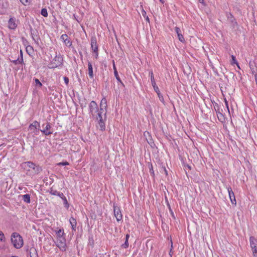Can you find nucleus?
Wrapping results in <instances>:
<instances>
[{
  "label": "nucleus",
  "instance_id": "obj_35",
  "mask_svg": "<svg viewBox=\"0 0 257 257\" xmlns=\"http://www.w3.org/2000/svg\"><path fill=\"white\" fill-rule=\"evenodd\" d=\"M0 241H5V237L3 232L0 230Z\"/></svg>",
  "mask_w": 257,
  "mask_h": 257
},
{
  "label": "nucleus",
  "instance_id": "obj_21",
  "mask_svg": "<svg viewBox=\"0 0 257 257\" xmlns=\"http://www.w3.org/2000/svg\"><path fill=\"white\" fill-rule=\"evenodd\" d=\"M58 196L60 197L62 199V200H63V204H64L65 208L67 209H68V208L69 207V204L68 203V202L66 197L63 194V196Z\"/></svg>",
  "mask_w": 257,
  "mask_h": 257
},
{
  "label": "nucleus",
  "instance_id": "obj_41",
  "mask_svg": "<svg viewBox=\"0 0 257 257\" xmlns=\"http://www.w3.org/2000/svg\"><path fill=\"white\" fill-rule=\"evenodd\" d=\"M153 88H154V89L155 91V92L157 93V94H158V93H160V91L159 90V87L157 86H156V87H154Z\"/></svg>",
  "mask_w": 257,
  "mask_h": 257
},
{
  "label": "nucleus",
  "instance_id": "obj_47",
  "mask_svg": "<svg viewBox=\"0 0 257 257\" xmlns=\"http://www.w3.org/2000/svg\"><path fill=\"white\" fill-rule=\"evenodd\" d=\"M142 13V15L145 18L146 17V12L144 10H143Z\"/></svg>",
  "mask_w": 257,
  "mask_h": 257
},
{
  "label": "nucleus",
  "instance_id": "obj_20",
  "mask_svg": "<svg viewBox=\"0 0 257 257\" xmlns=\"http://www.w3.org/2000/svg\"><path fill=\"white\" fill-rule=\"evenodd\" d=\"M98 124L99 129L101 131H103L105 130V123L103 119H101V118H100V119L98 120Z\"/></svg>",
  "mask_w": 257,
  "mask_h": 257
},
{
  "label": "nucleus",
  "instance_id": "obj_28",
  "mask_svg": "<svg viewBox=\"0 0 257 257\" xmlns=\"http://www.w3.org/2000/svg\"><path fill=\"white\" fill-rule=\"evenodd\" d=\"M144 136H145L146 137H147V135L149 137H150L151 138L150 135V133L148 132H145L144 134ZM146 140L148 142V143L149 144H151L152 143H153V142L152 141V140L151 139V138L150 139V141L147 139V138H146Z\"/></svg>",
  "mask_w": 257,
  "mask_h": 257
},
{
  "label": "nucleus",
  "instance_id": "obj_4",
  "mask_svg": "<svg viewBox=\"0 0 257 257\" xmlns=\"http://www.w3.org/2000/svg\"><path fill=\"white\" fill-rule=\"evenodd\" d=\"M24 164L26 165L29 168L32 169L35 174H38L42 171V169L41 166L37 165L32 162H26Z\"/></svg>",
  "mask_w": 257,
  "mask_h": 257
},
{
  "label": "nucleus",
  "instance_id": "obj_39",
  "mask_svg": "<svg viewBox=\"0 0 257 257\" xmlns=\"http://www.w3.org/2000/svg\"><path fill=\"white\" fill-rule=\"evenodd\" d=\"M158 97L159 98V99L161 101L163 102L164 101V98L163 95L161 94V93H158Z\"/></svg>",
  "mask_w": 257,
  "mask_h": 257
},
{
  "label": "nucleus",
  "instance_id": "obj_13",
  "mask_svg": "<svg viewBox=\"0 0 257 257\" xmlns=\"http://www.w3.org/2000/svg\"><path fill=\"white\" fill-rule=\"evenodd\" d=\"M226 16L228 20L232 24L233 27L237 25V23L235 21L234 17L231 13H227Z\"/></svg>",
  "mask_w": 257,
  "mask_h": 257
},
{
  "label": "nucleus",
  "instance_id": "obj_27",
  "mask_svg": "<svg viewBox=\"0 0 257 257\" xmlns=\"http://www.w3.org/2000/svg\"><path fill=\"white\" fill-rule=\"evenodd\" d=\"M56 233H57V235L58 239V238H60L61 237H64V235L65 234H64L63 230H62V229H60L59 230H58L57 231Z\"/></svg>",
  "mask_w": 257,
  "mask_h": 257
},
{
  "label": "nucleus",
  "instance_id": "obj_24",
  "mask_svg": "<svg viewBox=\"0 0 257 257\" xmlns=\"http://www.w3.org/2000/svg\"><path fill=\"white\" fill-rule=\"evenodd\" d=\"M30 257H38L37 250L35 248L30 249Z\"/></svg>",
  "mask_w": 257,
  "mask_h": 257
},
{
  "label": "nucleus",
  "instance_id": "obj_6",
  "mask_svg": "<svg viewBox=\"0 0 257 257\" xmlns=\"http://www.w3.org/2000/svg\"><path fill=\"white\" fill-rule=\"evenodd\" d=\"M89 112L92 116H94L95 113L98 111V107L97 103L94 101H91L89 104Z\"/></svg>",
  "mask_w": 257,
  "mask_h": 257
},
{
  "label": "nucleus",
  "instance_id": "obj_12",
  "mask_svg": "<svg viewBox=\"0 0 257 257\" xmlns=\"http://www.w3.org/2000/svg\"><path fill=\"white\" fill-rule=\"evenodd\" d=\"M16 20L14 18H11L9 21L8 24H9V27L10 29L14 30L17 27V25L16 23Z\"/></svg>",
  "mask_w": 257,
  "mask_h": 257
},
{
  "label": "nucleus",
  "instance_id": "obj_7",
  "mask_svg": "<svg viewBox=\"0 0 257 257\" xmlns=\"http://www.w3.org/2000/svg\"><path fill=\"white\" fill-rule=\"evenodd\" d=\"M91 48L93 52L96 53L95 58H97L98 57V47L96 43V39L95 37L91 38Z\"/></svg>",
  "mask_w": 257,
  "mask_h": 257
},
{
  "label": "nucleus",
  "instance_id": "obj_43",
  "mask_svg": "<svg viewBox=\"0 0 257 257\" xmlns=\"http://www.w3.org/2000/svg\"><path fill=\"white\" fill-rule=\"evenodd\" d=\"M20 52H21V58H20V59L19 58V60H20V62L21 63H22L23 62V53H22V50H21Z\"/></svg>",
  "mask_w": 257,
  "mask_h": 257
},
{
  "label": "nucleus",
  "instance_id": "obj_46",
  "mask_svg": "<svg viewBox=\"0 0 257 257\" xmlns=\"http://www.w3.org/2000/svg\"><path fill=\"white\" fill-rule=\"evenodd\" d=\"M150 170L151 173H152L153 175H154V172L153 170V166L152 165H151V168H150Z\"/></svg>",
  "mask_w": 257,
  "mask_h": 257
},
{
  "label": "nucleus",
  "instance_id": "obj_10",
  "mask_svg": "<svg viewBox=\"0 0 257 257\" xmlns=\"http://www.w3.org/2000/svg\"><path fill=\"white\" fill-rule=\"evenodd\" d=\"M227 190H228L229 198H230L231 203L233 204H236V202L234 194L233 192L232 191L231 188L228 187Z\"/></svg>",
  "mask_w": 257,
  "mask_h": 257
},
{
  "label": "nucleus",
  "instance_id": "obj_1",
  "mask_svg": "<svg viewBox=\"0 0 257 257\" xmlns=\"http://www.w3.org/2000/svg\"><path fill=\"white\" fill-rule=\"evenodd\" d=\"M11 241L16 248H20L23 245V240L22 236L17 232L12 233Z\"/></svg>",
  "mask_w": 257,
  "mask_h": 257
},
{
  "label": "nucleus",
  "instance_id": "obj_5",
  "mask_svg": "<svg viewBox=\"0 0 257 257\" xmlns=\"http://www.w3.org/2000/svg\"><path fill=\"white\" fill-rule=\"evenodd\" d=\"M57 247L62 251H65L66 250V239L65 237H61L60 238H58L56 244Z\"/></svg>",
  "mask_w": 257,
  "mask_h": 257
},
{
  "label": "nucleus",
  "instance_id": "obj_51",
  "mask_svg": "<svg viewBox=\"0 0 257 257\" xmlns=\"http://www.w3.org/2000/svg\"><path fill=\"white\" fill-rule=\"evenodd\" d=\"M113 69H114V72H115V71H117V70L116 69L114 61H113Z\"/></svg>",
  "mask_w": 257,
  "mask_h": 257
},
{
  "label": "nucleus",
  "instance_id": "obj_16",
  "mask_svg": "<svg viewBox=\"0 0 257 257\" xmlns=\"http://www.w3.org/2000/svg\"><path fill=\"white\" fill-rule=\"evenodd\" d=\"M70 223L71 225V228L72 230H75L76 228L77 222L75 218L73 217H71L69 219Z\"/></svg>",
  "mask_w": 257,
  "mask_h": 257
},
{
  "label": "nucleus",
  "instance_id": "obj_49",
  "mask_svg": "<svg viewBox=\"0 0 257 257\" xmlns=\"http://www.w3.org/2000/svg\"><path fill=\"white\" fill-rule=\"evenodd\" d=\"M214 106H215L216 110L219 111V106H218V105L217 103H216V104H215V105H214Z\"/></svg>",
  "mask_w": 257,
  "mask_h": 257
},
{
  "label": "nucleus",
  "instance_id": "obj_23",
  "mask_svg": "<svg viewBox=\"0 0 257 257\" xmlns=\"http://www.w3.org/2000/svg\"><path fill=\"white\" fill-rule=\"evenodd\" d=\"M23 201L27 203H30L31 202L30 195L29 194H25L22 196Z\"/></svg>",
  "mask_w": 257,
  "mask_h": 257
},
{
  "label": "nucleus",
  "instance_id": "obj_52",
  "mask_svg": "<svg viewBox=\"0 0 257 257\" xmlns=\"http://www.w3.org/2000/svg\"><path fill=\"white\" fill-rule=\"evenodd\" d=\"M163 170H164V171L165 174H166V175H168V173H167V170L166 169V168H163Z\"/></svg>",
  "mask_w": 257,
  "mask_h": 257
},
{
  "label": "nucleus",
  "instance_id": "obj_31",
  "mask_svg": "<svg viewBox=\"0 0 257 257\" xmlns=\"http://www.w3.org/2000/svg\"><path fill=\"white\" fill-rule=\"evenodd\" d=\"M114 76H115L116 79H117V80L118 82H119L122 84V86H124L123 83L122 82V81L120 80V77L118 76V73H117V71H115V72H114Z\"/></svg>",
  "mask_w": 257,
  "mask_h": 257
},
{
  "label": "nucleus",
  "instance_id": "obj_53",
  "mask_svg": "<svg viewBox=\"0 0 257 257\" xmlns=\"http://www.w3.org/2000/svg\"><path fill=\"white\" fill-rule=\"evenodd\" d=\"M32 49V46H28V47H27V48H26L27 51H28V49Z\"/></svg>",
  "mask_w": 257,
  "mask_h": 257
},
{
  "label": "nucleus",
  "instance_id": "obj_38",
  "mask_svg": "<svg viewBox=\"0 0 257 257\" xmlns=\"http://www.w3.org/2000/svg\"><path fill=\"white\" fill-rule=\"evenodd\" d=\"M69 164L68 162L65 161V162H60L58 164V165H60V166H67V165H68Z\"/></svg>",
  "mask_w": 257,
  "mask_h": 257
},
{
  "label": "nucleus",
  "instance_id": "obj_58",
  "mask_svg": "<svg viewBox=\"0 0 257 257\" xmlns=\"http://www.w3.org/2000/svg\"><path fill=\"white\" fill-rule=\"evenodd\" d=\"M169 208V211H170V212H171V211H172V210L171 209V206H169V208Z\"/></svg>",
  "mask_w": 257,
  "mask_h": 257
},
{
  "label": "nucleus",
  "instance_id": "obj_11",
  "mask_svg": "<svg viewBox=\"0 0 257 257\" xmlns=\"http://www.w3.org/2000/svg\"><path fill=\"white\" fill-rule=\"evenodd\" d=\"M249 67L251 71L252 74L256 76L257 67L254 61H250L249 63Z\"/></svg>",
  "mask_w": 257,
  "mask_h": 257
},
{
  "label": "nucleus",
  "instance_id": "obj_40",
  "mask_svg": "<svg viewBox=\"0 0 257 257\" xmlns=\"http://www.w3.org/2000/svg\"><path fill=\"white\" fill-rule=\"evenodd\" d=\"M63 79H64V82H65V84L66 85H68V83H69V78H68V77H67L66 76H64Z\"/></svg>",
  "mask_w": 257,
  "mask_h": 257
},
{
  "label": "nucleus",
  "instance_id": "obj_19",
  "mask_svg": "<svg viewBox=\"0 0 257 257\" xmlns=\"http://www.w3.org/2000/svg\"><path fill=\"white\" fill-rule=\"evenodd\" d=\"M88 74L90 78H93V67L92 64L88 62Z\"/></svg>",
  "mask_w": 257,
  "mask_h": 257
},
{
  "label": "nucleus",
  "instance_id": "obj_60",
  "mask_svg": "<svg viewBox=\"0 0 257 257\" xmlns=\"http://www.w3.org/2000/svg\"><path fill=\"white\" fill-rule=\"evenodd\" d=\"M167 206H168V208H169V206H170L168 202L167 203Z\"/></svg>",
  "mask_w": 257,
  "mask_h": 257
},
{
  "label": "nucleus",
  "instance_id": "obj_45",
  "mask_svg": "<svg viewBox=\"0 0 257 257\" xmlns=\"http://www.w3.org/2000/svg\"><path fill=\"white\" fill-rule=\"evenodd\" d=\"M225 100V105L228 109V110H229V108H228V102L226 100V99H224ZM229 112V111H228Z\"/></svg>",
  "mask_w": 257,
  "mask_h": 257
},
{
  "label": "nucleus",
  "instance_id": "obj_57",
  "mask_svg": "<svg viewBox=\"0 0 257 257\" xmlns=\"http://www.w3.org/2000/svg\"><path fill=\"white\" fill-rule=\"evenodd\" d=\"M198 1H199V2L200 3H202H202H203V1H204V0H198Z\"/></svg>",
  "mask_w": 257,
  "mask_h": 257
},
{
  "label": "nucleus",
  "instance_id": "obj_56",
  "mask_svg": "<svg viewBox=\"0 0 257 257\" xmlns=\"http://www.w3.org/2000/svg\"><path fill=\"white\" fill-rule=\"evenodd\" d=\"M145 18H146V20L147 21L149 22V17H148V16H146Z\"/></svg>",
  "mask_w": 257,
  "mask_h": 257
},
{
  "label": "nucleus",
  "instance_id": "obj_55",
  "mask_svg": "<svg viewBox=\"0 0 257 257\" xmlns=\"http://www.w3.org/2000/svg\"><path fill=\"white\" fill-rule=\"evenodd\" d=\"M81 106L82 107H85V106H86V103H85V104H82V103H81Z\"/></svg>",
  "mask_w": 257,
  "mask_h": 257
},
{
  "label": "nucleus",
  "instance_id": "obj_26",
  "mask_svg": "<svg viewBox=\"0 0 257 257\" xmlns=\"http://www.w3.org/2000/svg\"><path fill=\"white\" fill-rule=\"evenodd\" d=\"M214 109L216 111V114H217L218 119L220 121H222L224 119V116H223L222 113L220 112L219 111H217L215 106H214Z\"/></svg>",
  "mask_w": 257,
  "mask_h": 257
},
{
  "label": "nucleus",
  "instance_id": "obj_48",
  "mask_svg": "<svg viewBox=\"0 0 257 257\" xmlns=\"http://www.w3.org/2000/svg\"><path fill=\"white\" fill-rule=\"evenodd\" d=\"M151 83H152V85L153 87L157 86V85H156V83L155 82V81H154V82H152Z\"/></svg>",
  "mask_w": 257,
  "mask_h": 257
},
{
  "label": "nucleus",
  "instance_id": "obj_54",
  "mask_svg": "<svg viewBox=\"0 0 257 257\" xmlns=\"http://www.w3.org/2000/svg\"><path fill=\"white\" fill-rule=\"evenodd\" d=\"M170 213H171V215H172V216L174 218H175V216H174V213H173V211H171V212H170Z\"/></svg>",
  "mask_w": 257,
  "mask_h": 257
},
{
  "label": "nucleus",
  "instance_id": "obj_37",
  "mask_svg": "<svg viewBox=\"0 0 257 257\" xmlns=\"http://www.w3.org/2000/svg\"><path fill=\"white\" fill-rule=\"evenodd\" d=\"M149 75L150 76V77H151V82H154L155 81V79H154V74H153V71H151V72H150L149 73Z\"/></svg>",
  "mask_w": 257,
  "mask_h": 257
},
{
  "label": "nucleus",
  "instance_id": "obj_18",
  "mask_svg": "<svg viewBox=\"0 0 257 257\" xmlns=\"http://www.w3.org/2000/svg\"><path fill=\"white\" fill-rule=\"evenodd\" d=\"M39 127H40V123L39 122H38L36 120L34 121L32 123H31L29 125L30 129H32L34 128L36 130H38V131H39Z\"/></svg>",
  "mask_w": 257,
  "mask_h": 257
},
{
  "label": "nucleus",
  "instance_id": "obj_3",
  "mask_svg": "<svg viewBox=\"0 0 257 257\" xmlns=\"http://www.w3.org/2000/svg\"><path fill=\"white\" fill-rule=\"evenodd\" d=\"M42 129L41 132L46 136L52 135L53 133L51 124L47 121L42 125Z\"/></svg>",
  "mask_w": 257,
  "mask_h": 257
},
{
  "label": "nucleus",
  "instance_id": "obj_2",
  "mask_svg": "<svg viewBox=\"0 0 257 257\" xmlns=\"http://www.w3.org/2000/svg\"><path fill=\"white\" fill-rule=\"evenodd\" d=\"M63 59L61 55L59 54L56 55L55 58L52 60L49 67L50 68H55L63 65Z\"/></svg>",
  "mask_w": 257,
  "mask_h": 257
},
{
  "label": "nucleus",
  "instance_id": "obj_30",
  "mask_svg": "<svg viewBox=\"0 0 257 257\" xmlns=\"http://www.w3.org/2000/svg\"><path fill=\"white\" fill-rule=\"evenodd\" d=\"M41 14L45 17H47L48 12L47 9L46 8L42 9L41 10Z\"/></svg>",
  "mask_w": 257,
  "mask_h": 257
},
{
  "label": "nucleus",
  "instance_id": "obj_15",
  "mask_svg": "<svg viewBox=\"0 0 257 257\" xmlns=\"http://www.w3.org/2000/svg\"><path fill=\"white\" fill-rule=\"evenodd\" d=\"M249 242L251 248L257 247V238H255L254 236H251L249 237Z\"/></svg>",
  "mask_w": 257,
  "mask_h": 257
},
{
  "label": "nucleus",
  "instance_id": "obj_59",
  "mask_svg": "<svg viewBox=\"0 0 257 257\" xmlns=\"http://www.w3.org/2000/svg\"><path fill=\"white\" fill-rule=\"evenodd\" d=\"M160 2L161 3H162V4H164V0H160Z\"/></svg>",
  "mask_w": 257,
  "mask_h": 257
},
{
  "label": "nucleus",
  "instance_id": "obj_44",
  "mask_svg": "<svg viewBox=\"0 0 257 257\" xmlns=\"http://www.w3.org/2000/svg\"><path fill=\"white\" fill-rule=\"evenodd\" d=\"M13 63H14L15 64H21V63L20 62V60H19V58L17 59V60H14L13 61Z\"/></svg>",
  "mask_w": 257,
  "mask_h": 257
},
{
  "label": "nucleus",
  "instance_id": "obj_22",
  "mask_svg": "<svg viewBox=\"0 0 257 257\" xmlns=\"http://www.w3.org/2000/svg\"><path fill=\"white\" fill-rule=\"evenodd\" d=\"M130 237V235L128 234H126L125 235V240L123 244L121 245V247L124 248H126L128 246V238Z\"/></svg>",
  "mask_w": 257,
  "mask_h": 257
},
{
  "label": "nucleus",
  "instance_id": "obj_61",
  "mask_svg": "<svg viewBox=\"0 0 257 257\" xmlns=\"http://www.w3.org/2000/svg\"><path fill=\"white\" fill-rule=\"evenodd\" d=\"M69 42L70 43V45H71V42H70V41H69V40H68V43H69Z\"/></svg>",
  "mask_w": 257,
  "mask_h": 257
},
{
  "label": "nucleus",
  "instance_id": "obj_36",
  "mask_svg": "<svg viewBox=\"0 0 257 257\" xmlns=\"http://www.w3.org/2000/svg\"><path fill=\"white\" fill-rule=\"evenodd\" d=\"M67 37H68V36L66 34H63L61 36V38L62 39H63L65 43H66V41L67 40Z\"/></svg>",
  "mask_w": 257,
  "mask_h": 257
},
{
  "label": "nucleus",
  "instance_id": "obj_17",
  "mask_svg": "<svg viewBox=\"0 0 257 257\" xmlns=\"http://www.w3.org/2000/svg\"><path fill=\"white\" fill-rule=\"evenodd\" d=\"M47 192H49L52 195L56 196H63V193L58 192L57 190H54L52 188H51L49 190L47 191Z\"/></svg>",
  "mask_w": 257,
  "mask_h": 257
},
{
  "label": "nucleus",
  "instance_id": "obj_42",
  "mask_svg": "<svg viewBox=\"0 0 257 257\" xmlns=\"http://www.w3.org/2000/svg\"><path fill=\"white\" fill-rule=\"evenodd\" d=\"M20 2L24 5H27L28 3V0H20Z\"/></svg>",
  "mask_w": 257,
  "mask_h": 257
},
{
  "label": "nucleus",
  "instance_id": "obj_29",
  "mask_svg": "<svg viewBox=\"0 0 257 257\" xmlns=\"http://www.w3.org/2000/svg\"><path fill=\"white\" fill-rule=\"evenodd\" d=\"M231 59H232V60H231V64H236L237 67L239 68L238 63L236 60L235 57L233 55H231Z\"/></svg>",
  "mask_w": 257,
  "mask_h": 257
},
{
  "label": "nucleus",
  "instance_id": "obj_14",
  "mask_svg": "<svg viewBox=\"0 0 257 257\" xmlns=\"http://www.w3.org/2000/svg\"><path fill=\"white\" fill-rule=\"evenodd\" d=\"M175 31L177 34L179 41L181 42H184L185 41V39L183 35L181 33V30L180 29V28L176 27L175 28Z\"/></svg>",
  "mask_w": 257,
  "mask_h": 257
},
{
  "label": "nucleus",
  "instance_id": "obj_33",
  "mask_svg": "<svg viewBox=\"0 0 257 257\" xmlns=\"http://www.w3.org/2000/svg\"><path fill=\"white\" fill-rule=\"evenodd\" d=\"M252 251V255L253 257H257V247L251 248Z\"/></svg>",
  "mask_w": 257,
  "mask_h": 257
},
{
  "label": "nucleus",
  "instance_id": "obj_25",
  "mask_svg": "<svg viewBox=\"0 0 257 257\" xmlns=\"http://www.w3.org/2000/svg\"><path fill=\"white\" fill-rule=\"evenodd\" d=\"M31 36L33 39V40L35 41V42L37 44L39 45V41L40 40V39L38 36L36 35V36L34 35V33H32V31H31Z\"/></svg>",
  "mask_w": 257,
  "mask_h": 257
},
{
  "label": "nucleus",
  "instance_id": "obj_50",
  "mask_svg": "<svg viewBox=\"0 0 257 257\" xmlns=\"http://www.w3.org/2000/svg\"><path fill=\"white\" fill-rule=\"evenodd\" d=\"M113 69H114V72H115V71H117V70L116 69L114 61H113Z\"/></svg>",
  "mask_w": 257,
  "mask_h": 257
},
{
  "label": "nucleus",
  "instance_id": "obj_34",
  "mask_svg": "<svg viewBox=\"0 0 257 257\" xmlns=\"http://www.w3.org/2000/svg\"><path fill=\"white\" fill-rule=\"evenodd\" d=\"M35 82L36 83V85L37 86H38L39 87H41L42 84L41 83V82L39 81V80L37 78H35Z\"/></svg>",
  "mask_w": 257,
  "mask_h": 257
},
{
  "label": "nucleus",
  "instance_id": "obj_9",
  "mask_svg": "<svg viewBox=\"0 0 257 257\" xmlns=\"http://www.w3.org/2000/svg\"><path fill=\"white\" fill-rule=\"evenodd\" d=\"M106 107H107V100L105 98H103L102 99L100 104V111H105L104 115H106Z\"/></svg>",
  "mask_w": 257,
  "mask_h": 257
},
{
  "label": "nucleus",
  "instance_id": "obj_32",
  "mask_svg": "<svg viewBox=\"0 0 257 257\" xmlns=\"http://www.w3.org/2000/svg\"><path fill=\"white\" fill-rule=\"evenodd\" d=\"M103 112L104 113L105 111H100V109L98 110L97 113L98 116L97 117L98 120L100 119V118H101V119H102V113Z\"/></svg>",
  "mask_w": 257,
  "mask_h": 257
},
{
  "label": "nucleus",
  "instance_id": "obj_8",
  "mask_svg": "<svg viewBox=\"0 0 257 257\" xmlns=\"http://www.w3.org/2000/svg\"><path fill=\"white\" fill-rule=\"evenodd\" d=\"M113 211L115 217H116V220L117 221H119L122 219V214L120 209L115 206L114 205H113Z\"/></svg>",
  "mask_w": 257,
  "mask_h": 257
}]
</instances>
